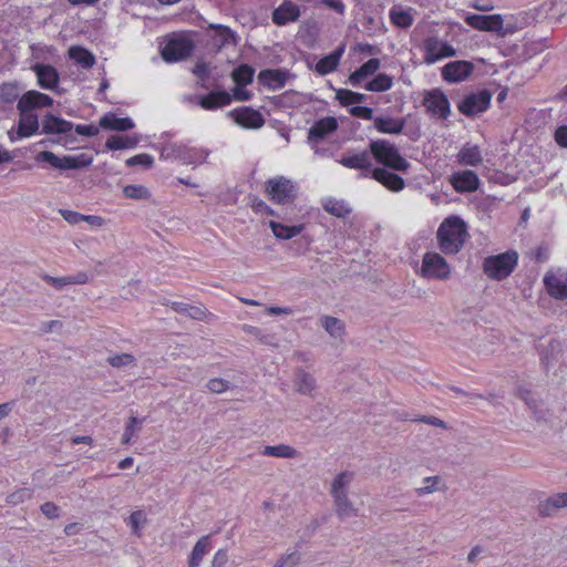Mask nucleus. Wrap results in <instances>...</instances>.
Listing matches in <instances>:
<instances>
[{
    "label": "nucleus",
    "mask_w": 567,
    "mask_h": 567,
    "mask_svg": "<svg viewBox=\"0 0 567 567\" xmlns=\"http://www.w3.org/2000/svg\"><path fill=\"white\" fill-rule=\"evenodd\" d=\"M467 237V226L458 216L445 218L436 233L439 248L445 255L457 254L463 248Z\"/></svg>",
    "instance_id": "nucleus-1"
},
{
    "label": "nucleus",
    "mask_w": 567,
    "mask_h": 567,
    "mask_svg": "<svg viewBox=\"0 0 567 567\" xmlns=\"http://www.w3.org/2000/svg\"><path fill=\"white\" fill-rule=\"evenodd\" d=\"M369 148L374 159L385 167L400 172L410 167V163L401 156L396 146L386 140L372 141Z\"/></svg>",
    "instance_id": "nucleus-2"
},
{
    "label": "nucleus",
    "mask_w": 567,
    "mask_h": 567,
    "mask_svg": "<svg viewBox=\"0 0 567 567\" xmlns=\"http://www.w3.org/2000/svg\"><path fill=\"white\" fill-rule=\"evenodd\" d=\"M517 262V252L507 250L503 254L486 257L483 261V271L489 279L503 280L514 271Z\"/></svg>",
    "instance_id": "nucleus-3"
},
{
    "label": "nucleus",
    "mask_w": 567,
    "mask_h": 567,
    "mask_svg": "<svg viewBox=\"0 0 567 567\" xmlns=\"http://www.w3.org/2000/svg\"><path fill=\"white\" fill-rule=\"evenodd\" d=\"M423 62L432 65L443 59L456 55V49L443 39L432 35L427 37L422 43Z\"/></svg>",
    "instance_id": "nucleus-4"
},
{
    "label": "nucleus",
    "mask_w": 567,
    "mask_h": 567,
    "mask_svg": "<svg viewBox=\"0 0 567 567\" xmlns=\"http://www.w3.org/2000/svg\"><path fill=\"white\" fill-rule=\"evenodd\" d=\"M265 192L274 203L287 204L293 200L297 187L292 179L276 176L266 182Z\"/></svg>",
    "instance_id": "nucleus-5"
},
{
    "label": "nucleus",
    "mask_w": 567,
    "mask_h": 567,
    "mask_svg": "<svg viewBox=\"0 0 567 567\" xmlns=\"http://www.w3.org/2000/svg\"><path fill=\"white\" fill-rule=\"evenodd\" d=\"M35 162H45L52 167L59 169H76L90 166L92 164V157L87 156L86 154L59 157L53 152L42 151L35 155Z\"/></svg>",
    "instance_id": "nucleus-6"
},
{
    "label": "nucleus",
    "mask_w": 567,
    "mask_h": 567,
    "mask_svg": "<svg viewBox=\"0 0 567 567\" xmlns=\"http://www.w3.org/2000/svg\"><path fill=\"white\" fill-rule=\"evenodd\" d=\"M421 276L427 279L447 280L451 277V267L439 252H425L422 258Z\"/></svg>",
    "instance_id": "nucleus-7"
},
{
    "label": "nucleus",
    "mask_w": 567,
    "mask_h": 567,
    "mask_svg": "<svg viewBox=\"0 0 567 567\" xmlns=\"http://www.w3.org/2000/svg\"><path fill=\"white\" fill-rule=\"evenodd\" d=\"M423 105L427 113L437 118H447L451 113L449 99L439 89L424 93Z\"/></svg>",
    "instance_id": "nucleus-8"
},
{
    "label": "nucleus",
    "mask_w": 567,
    "mask_h": 567,
    "mask_svg": "<svg viewBox=\"0 0 567 567\" xmlns=\"http://www.w3.org/2000/svg\"><path fill=\"white\" fill-rule=\"evenodd\" d=\"M39 130L38 115L33 113L20 112L18 125L8 131L10 142L16 143L20 140L31 137Z\"/></svg>",
    "instance_id": "nucleus-9"
},
{
    "label": "nucleus",
    "mask_w": 567,
    "mask_h": 567,
    "mask_svg": "<svg viewBox=\"0 0 567 567\" xmlns=\"http://www.w3.org/2000/svg\"><path fill=\"white\" fill-rule=\"evenodd\" d=\"M227 115L237 125L244 128L258 130L265 125V118L262 114L259 111H256L248 106L231 110L228 112Z\"/></svg>",
    "instance_id": "nucleus-10"
},
{
    "label": "nucleus",
    "mask_w": 567,
    "mask_h": 567,
    "mask_svg": "<svg viewBox=\"0 0 567 567\" xmlns=\"http://www.w3.org/2000/svg\"><path fill=\"white\" fill-rule=\"evenodd\" d=\"M193 50L190 40L184 37L171 38L162 50V56L167 62H177L187 58Z\"/></svg>",
    "instance_id": "nucleus-11"
},
{
    "label": "nucleus",
    "mask_w": 567,
    "mask_h": 567,
    "mask_svg": "<svg viewBox=\"0 0 567 567\" xmlns=\"http://www.w3.org/2000/svg\"><path fill=\"white\" fill-rule=\"evenodd\" d=\"M547 292L555 299L567 298V271L555 269L548 271L544 277Z\"/></svg>",
    "instance_id": "nucleus-12"
},
{
    "label": "nucleus",
    "mask_w": 567,
    "mask_h": 567,
    "mask_svg": "<svg viewBox=\"0 0 567 567\" xmlns=\"http://www.w3.org/2000/svg\"><path fill=\"white\" fill-rule=\"evenodd\" d=\"M468 25L480 31L495 32L497 34H505L503 27V18L499 14L481 16L468 14L465 18Z\"/></svg>",
    "instance_id": "nucleus-13"
},
{
    "label": "nucleus",
    "mask_w": 567,
    "mask_h": 567,
    "mask_svg": "<svg viewBox=\"0 0 567 567\" xmlns=\"http://www.w3.org/2000/svg\"><path fill=\"white\" fill-rule=\"evenodd\" d=\"M53 104V100L39 91L30 90L20 96L17 109L19 112L31 113L32 110L49 107Z\"/></svg>",
    "instance_id": "nucleus-14"
},
{
    "label": "nucleus",
    "mask_w": 567,
    "mask_h": 567,
    "mask_svg": "<svg viewBox=\"0 0 567 567\" xmlns=\"http://www.w3.org/2000/svg\"><path fill=\"white\" fill-rule=\"evenodd\" d=\"M491 102V94L486 91L466 96L460 104L458 110L465 115H475L487 110Z\"/></svg>",
    "instance_id": "nucleus-15"
},
{
    "label": "nucleus",
    "mask_w": 567,
    "mask_h": 567,
    "mask_svg": "<svg viewBox=\"0 0 567 567\" xmlns=\"http://www.w3.org/2000/svg\"><path fill=\"white\" fill-rule=\"evenodd\" d=\"M474 66L468 61L450 62L442 69V78L450 83L462 82L473 72Z\"/></svg>",
    "instance_id": "nucleus-16"
},
{
    "label": "nucleus",
    "mask_w": 567,
    "mask_h": 567,
    "mask_svg": "<svg viewBox=\"0 0 567 567\" xmlns=\"http://www.w3.org/2000/svg\"><path fill=\"white\" fill-rule=\"evenodd\" d=\"M338 162L347 168L362 171L361 175L363 177L371 176V171L373 169L370 155L364 151L355 154L343 155L340 159H338Z\"/></svg>",
    "instance_id": "nucleus-17"
},
{
    "label": "nucleus",
    "mask_w": 567,
    "mask_h": 567,
    "mask_svg": "<svg viewBox=\"0 0 567 567\" xmlns=\"http://www.w3.org/2000/svg\"><path fill=\"white\" fill-rule=\"evenodd\" d=\"M31 70L35 73L38 84L45 90H54L60 81L58 70L50 64L37 63Z\"/></svg>",
    "instance_id": "nucleus-18"
},
{
    "label": "nucleus",
    "mask_w": 567,
    "mask_h": 567,
    "mask_svg": "<svg viewBox=\"0 0 567 567\" xmlns=\"http://www.w3.org/2000/svg\"><path fill=\"white\" fill-rule=\"evenodd\" d=\"M292 384L296 392L306 396H313L317 390L315 375L302 368L295 371Z\"/></svg>",
    "instance_id": "nucleus-19"
},
{
    "label": "nucleus",
    "mask_w": 567,
    "mask_h": 567,
    "mask_svg": "<svg viewBox=\"0 0 567 567\" xmlns=\"http://www.w3.org/2000/svg\"><path fill=\"white\" fill-rule=\"evenodd\" d=\"M451 184L458 193H471L478 188L480 179L472 171H462L451 176Z\"/></svg>",
    "instance_id": "nucleus-20"
},
{
    "label": "nucleus",
    "mask_w": 567,
    "mask_h": 567,
    "mask_svg": "<svg viewBox=\"0 0 567 567\" xmlns=\"http://www.w3.org/2000/svg\"><path fill=\"white\" fill-rule=\"evenodd\" d=\"M371 177L391 192H400L405 186L402 177L382 167H374L371 171Z\"/></svg>",
    "instance_id": "nucleus-21"
},
{
    "label": "nucleus",
    "mask_w": 567,
    "mask_h": 567,
    "mask_svg": "<svg viewBox=\"0 0 567 567\" xmlns=\"http://www.w3.org/2000/svg\"><path fill=\"white\" fill-rule=\"evenodd\" d=\"M42 279L48 285H50L56 289H63L66 286L85 285L90 280L87 274L83 272V271H80L74 275L63 276V277H52L49 275H43Z\"/></svg>",
    "instance_id": "nucleus-22"
},
{
    "label": "nucleus",
    "mask_w": 567,
    "mask_h": 567,
    "mask_svg": "<svg viewBox=\"0 0 567 567\" xmlns=\"http://www.w3.org/2000/svg\"><path fill=\"white\" fill-rule=\"evenodd\" d=\"M338 128V120L333 116H326L318 120L309 128V140L318 141L327 137Z\"/></svg>",
    "instance_id": "nucleus-23"
},
{
    "label": "nucleus",
    "mask_w": 567,
    "mask_h": 567,
    "mask_svg": "<svg viewBox=\"0 0 567 567\" xmlns=\"http://www.w3.org/2000/svg\"><path fill=\"white\" fill-rule=\"evenodd\" d=\"M344 50L346 45L341 44L332 53L321 58L315 66L316 72L320 75L333 72L338 68Z\"/></svg>",
    "instance_id": "nucleus-24"
},
{
    "label": "nucleus",
    "mask_w": 567,
    "mask_h": 567,
    "mask_svg": "<svg viewBox=\"0 0 567 567\" xmlns=\"http://www.w3.org/2000/svg\"><path fill=\"white\" fill-rule=\"evenodd\" d=\"M456 159L460 165L478 166L483 163V154L477 145L466 143L456 154Z\"/></svg>",
    "instance_id": "nucleus-25"
},
{
    "label": "nucleus",
    "mask_w": 567,
    "mask_h": 567,
    "mask_svg": "<svg viewBox=\"0 0 567 567\" xmlns=\"http://www.w3.org/2000/svg\"><path fill=\"white\" fill-rule=\"evenodd\" d=\"M231 95L226 91H214L198 97V105L205 110H216L230 104Z\"/></svg>",
    "instance_id": "nucleus-26"
},
{
    "label": "nucleus",
    "mask_w": 567,
    "mask_h": 567,
    "mask_svg": "<svg viewBox=\"0 0 567 567\" xmlns=\"http://www.w3.org/2000/svg\"><path fill=\"white\" fill-rule=\"evenodd\" d=\"M300 14L299 7L291 1H285L272 13V21L278 25H284L296 21Z\"/></svg>",
    "instance_id": "nucleus-27"
},
{
    "label": "nucleus",
    "mask_w": 567,
    "mask_h": 567,
    "mask_svg": "<svg viewBox=\"0 0 567 567\" xmlns=\"http://www.w3.org/2000/svg\"><path fill=\"white\" fill-rule=\"evenodd\" d=\"M103 130L125 132L132 130L135 124L130 117H117L113 113H107L99 121Z\"/></svg>",
    "instance_id": "nucleus-28"
},
{
    "label": "nucleus",
    "mask_w": 567,
    "mask_h": 567,
    "mask_svg": "<svg viewBox=\"0 0 567 567\" xmlns=\"http://www.w3.org/2000/svg\"><path fill=\"white\" fill-rule=\"evenodd\" d=\"M415 10L412 8H404L402 6H394L389 12L390 21L399 27L406 29L414 22Z\"/></svg>",
    "instance_id": "nucleus-29"
},
{
    "label": "nucleus",
    "mask_w": 567,
    "mask_h": 567,
    "mask_svg": "<svg viewBox=\"0 0 567 567\" xmlns=\"http://www.w3.org/2000/svg\"><path fill=\"white\" fill-rule=\"evenodd\" d=\"M73 128V124L64 118L52 114H47L42 122V130L45 134L68 133Z\"/></svg>",
    "instance_id": "nucleus-30"
},
{
    "label": "nucleus",
    "mask_w": 567,
    "mask_h": 567,
    "mask_svg": "<svg viewBox=\"0 0 567 567\" xmlns=\"http://www.w3.org/2000/svg\"><path fill=\"white\" fill-rule=\"evenodd\" d=\"M380 60L379 59H370L365 63H363L357 71L352 72L349 76V82L351 85L357 86L361 82H363L369 76L373 75L380 69Z\"/></svg>",
    "instance_id": "nucleus-31"
},
{
    "label": "nucleus",
    "mask_w": 567,
    "mask_h": 567,
    "mask_svg": "<svg viewBox=\"0 0 567 567\" xmlns=\"http://www.w3.org/2000/svg\"><path fill=\"white\" fill-rule=\"evenodd\" d=\"M269 227L271 228L274 236L282 240L291 239L300 235L305 229L302 224L288 226L275 220L269 221Z\"/></svg>",
    "instance_id": "nucleus-32"
},
{
    "label": "nucleus",
    "mask_w": 567,
    "mask_h": 567,
    "mask_svg": "<svg viewBox=\"0 0 567 567\" xmlns=\"http://www.w3.org/2000/svg\"><path fill=\"white\" fill-rule=\"evenodd\" d=\"M210 536L206 535L200 537L193 547V550L188 559V567H198L204 556L210 550Z\"/></svg>",
    "instance_id": "nucleus-33"
},
{
    "label": "nucleus",
    "mask_w": 567,
    "mask_h": 567,
    "mask_svg": "<svg viewBox=\"0 0 567 567\" xmlns=\"http://www.w3.org/2000/svg\"><path fill=\"white\" fill-rule=\"evenodd\" d=\"M68 56L83 69H91L95 64V56L83 47H70Z\"/></svg>",
    "instance_id": "nucleus-34"
},
{
    "label": "nucleus",
    "mask_w": 567,
    "mask_h": 567,
    "mask_svg": "<svg viewBox=\"0 0 567 567\" xmlns=\"http://www.w3.org/2000/svg\"><path fill=\"white\" fill-rule=\"evenodd\" d=\"M354 478V474L349 471H343L336 475L331 482L330 493L332 497L348 495L350 484Z\"/></svg>",
    "instance_id": "nucleus-35"
},
{
    "label": "nucleus",
    "mask_w": 567,
    "mask_h": 567,
    "mask_svg": "<svg viewBox=\"0 0 567 567\" xmlns=\"http://www.w3.org/2000/svg\"><path fill=\"white\" fill-rule=\"evenodd\" d=\"M320 326L333 339H341L344 334V323L332 316H322L319 319Z\"/></svg>",
    "instance_id": "nucleus-36"
},
{
    "label": "nucleus",
    "mask_w": 567,
    "mask_h": 567,
    "mask_svg": "<svg viewBox=\"0 0 567 567\" xmlns=\"http://www.w3.org/2000/svg\"><path fill=\"white\" fill-rule=\"evenodd\" d=\"M334 509L339 518L346 519L358 515V508L348 495L333 497Z\"/></svg>",
    "instance_id": "nucleus-37"
},
{
    "label": "nucleus",
    "mask_w": 567,
    "mask_h": 567,
    "mask_svg": "<svg viewBox=\"0 0 567 567\" xmlns=\"http://www.w3.org/2000/svg\"><path fill=\"white\" fill-rule=\"evenodd\" d=\"M374 127L384 134H399L404 127V121L391 117H375Z\"/></svg>",
    "instance_id": "nucleus-38"
},
{
    "label": "nucleus",
    "mask_w": 567,
    "mask_h": 567,
    "mask_svg": "<svg viewBox=\"0 0 567 567\" xmlns=\"http://www.w3.org/2000/svg\"><path fill=\"white\" fill-rule=\"evenodd\" d=\"M262 454L278 458H297L300 455L295 447L288 444L267 445L265 446Z\"/></svg>",
    "instance_id": "nucleus-39"
},
{
    "label": "nucleus",
    "mask_w": 567,
    "mask_h": 567,
    "mask_svg": "<svg viewBox=\"0 0 567 567\" xmlns=\"http://www.w3.org/2000/svg\"><path fill=\"white\" fill-rule=\"evenodd\" d=\"M140 143V137L137 135L133 136H122V135H113L107 138L105 146L109 150L117 151V150H126L134 148Z\"/></svg>",
    "instance_id": "nucleus-40"
},
{
    "label": "nucleus",
    "mask_w": 567,
    "mask_h": 567,
    "mask_svg": "<svg viewBox=\"0 0 567 567\" xmlns=\"http://www.w3.org/2000/svg\"><path fill=\"white\" fill-rule=\"evenodd\" d=\"M442 489H444L442 478L435 475L424 477L421 482V486L415 488V493L417 496H425Z\"/></svg>",
    "instance_id": "nucleus-41"
},
{
    "label": "nucleus",
    "mask_w": 567,
    "mask_h": 567,
    "mask_svg": "<svg viewBox=\"0 0 567 567\" xmlns=\"http://www.w3.org/2000/svg\"><path fill=\"white\" fill-rule=\"evenodd\" d=\"M126 523H127V525L131 528L132 535H134L136 537H141L142 536V529L147 524L146 513L144 511H142V509H136V511L131 513V515L126 519Z\"/></svg>",
    "instance_id": "nucleus-42"
},
{
    "label": "nucleus",
    "mask_w": 567,
    "mask_h": 567,
    "mask_svg": "<svg viewBox=\"0 0 567 567\" xmlns=\"http://www.w3.org/2000/svg\"><path fill=\"white\" fill-rule=\"evenodd\" d=\"M393 85V80L385 73H379L374 79L369 81L364 89L370 92H385Z\"/></svg>",
    "instance_id": "nucleus-43"
},
{
    "label": "nucleus",
    "mask_w": 567,
    "mask_h": 567,
    "mask_svg": "<svg viewBox=\"0 0 567 567\" xmlns=\"http://www.w3.org/2000/svg\"><path fill=\"white\" fill-rule=\"evenodd\" d=\"M143 420L137 419L136 416H131L125 425L124 432L122 434V444L128 445L133 441L134 437L137 436L138 432L142 429Z\"/></svg>",
    "instance_id": "nucleus-44"
},
{
    "label": "nucleus",
    "mask_w": 567,
    "mask_h": 567,
    "mask_svg": "<svg viewBox=\"0 0 567 567\" xmlns=\"http://www.w3.org/2000/svg\"><path fill=\"white\" fill-rule=\"evenodd\" d=\"M322 206L326 212L336 217H346L350 213V208L343 200L336 198H327L323 200Z\"/></svg>",
    "instance_id": "nucleus-45"
},
{
    "label": "nucleus",
    "mask_w": 567,
    "mask_h": 567,
    "mask_svg": "<svg viewBox=\"0 0 567 567\" xmlns=\"http://www.w3.org/2000/svg\"><path fill=\"white\" fill-rule=\"evenodd\" d=\"M210 28L214 30V37L216 39V43L218 47H224L230 43H235V34L234 32L225 27V25H210Z\"/></svg>",
    "instance_id": "nucleus-46"
},
{
    "label": "nucleus",
    "mask_w": 567,
    "mask_h": 567,
    "mask_svg": "<svg viewBox=\"0 0 567 567\" xmlns=\"http://www.w3.org/2000/svg\"><path fill=\"white\" fill-rule=\"evenodd\" d=\"M364 94L353 92L350 90L340 89L336 92V99L340 102L341 105L348 106L361 103L364 100Z\"/></svg>",
    "instance_id": "nucleus-47"
},
{
    "label": "nucleus",
    "mask_w": 567,
    "mask_h": 567,
    "mask_svg": "<svg viewBox=\"0 0 567 567\" xmlns=\"http://www.w3.org/2000/svg\"><path fill=\"white\" fill-rule=\"evenodd\" d=\"M254 70L247 64H243L235 69L231 78L237 85H247L252 81Z\"/></svg>",
    "instance_id": "nucleus-48"
},
{
    "label": "nucleus",
    "mask_w": 567,
    "mask_h": 567,
    "mask_svg": "<svg viewBox=\"0 0 567 567\" xmlns=\"http://www.w3.org/2000/svg\"><path fill=\"white\" fill-rule=\"evenodd\" d=\"M260 81L268 86L279 87L284 85V78L279 71L265 70L259 73Z\"/></svg>",
    "instance_id": "nucleus-49"
},
{
    "label": "nucleus",
    "mask_w": 567,
    "mask_h": 567,
    "mask_svg": "<svg viewBox=\"0 0 567 567\" xmlns=\"http://www.w3.org/2000/svg\"><path fill=\"white\" fill-rule=\"evenodd\" d=\"M123 194L131 199H148L150 190L143 185H126L123 187Z\"/></svg>",
    "instance_id": "nucleus-50"
},
{
    "label": "nucleus",
    "mask_w": 567,
    "mask_h": 567,
    "mask_svg": "<svg viewBox=\"0 0 567 567\" xmlns=\"http://www.w3.org/2000/svg\"><path fill=\"white\" fill-rule=\"evenodd\" d=\"M208 156V153L203 150H188L185 147V152L182 154L181 161L188 164L203 163Z\"/></svg>",
    "instance_id": "nucleus-51"
},
{
    "label": "nucleus",
    "mask_w": 567,
    "mask_h": 567,
    "mask_svg": "<svg viewBox=\"0 0 567 567\" xmlns=\"http://www.w3.org/2000/svg\"><path fill=\"white\" fill-rule=\"evenodd\" d=\"M33 496V492L30 488H19L14 492H12L7 497V502L11 505H19L22 504L29 499H31Z\"/></svg>",
    "instance_id": "nucleus-52"
},
{
    "label": "nucleus",
    "mask_w": 567,
    "mask_h": 567,
    "mask_svg": "<svg viewBox=\"0 0 567 567\" xmlns=\"http://www.w3.org/2000/svg\"><path fill=\"white\" fill-rule=\"evenodd\" d=\"M20 95V89L14 83H4L0 87V97L4 102H13L19 97Z\"/></svg>",
    "instance_id": "nucleus-53"
},
{
    "label": "nucleus",
    "mask_w": 567,
    "mask_h": 567,
    "mask_svg": "<svg viewBox=\"0 0 567 567\" xmlns=\"http://www.w3.org/2000/svg\"><path fill=\"white\" fill-rule=\"evenodd\" d=\"M567 507V493H559L547 498L544 504L545 511Z\"/></svg>",
    "instance_id": "nucleus-54"
},
{
    "label": "nucleus",
    "mask_w": 567,
    "mask_h": 567,
    "mask_svg": "<svg viewBox=\"0 0 567 567\" xmlns=\"http://www.w3.org/2000/svg\"><path fill=\"white\" fill-rule=\"evenodd\" d=\"M107 362L113 368H124L133 364L135 362V358L130 353H121L109 357Z\"/></svg>",
    "instance_id": "nucleus-55"
},
{
    "label": "nucleus",
    "mask_w": 567,
    "mask_h": 567,
    "mask_svg": "<svg viewBox=\"0 0 567 567\" xmlns=\"http://www.w3.org/2000/svg\"><path fill=\"white\" fill-rule=\"evenodd\" d=\"M206 388L212 393L221 394L225 393L230 388V383L225 379L214 378L207 382Z\"/></svg>",
    "instance_id": "nucleus-56"
},
{
    "label": "nucleus",
    "mask_w": 567,
    "mask_h": 567,
    "mask_svg": "<svg viewBox=\"0 0 567 567\" xmlns=\"http://www.w3.org/2000/svg\"><path fill=\"white\" fill-rule=\"evenodd\" d=\"M153 163H154L153 156H151L150 154H146V153H141L135 156H132V157L127 158L125 162V164L127 166L142 165L147 168L152 167Z\"/></svg>",
    "instance_id": "nucleus-57"
},
{
    "label": "nucleus",
    "mask_w": 567,
    "mask_h": 567,
    "mask_svg": "<svg viewBox=\"0 0 567 567\" xmlns=\"http://www.w3.org/2000/svg\"><path fill=\"white\" fill-rule=\"evenodd\" d=\"M185 147L182 145H169L164 147L161 152V157L164 159H181Z\"/></svg>",
    "instance_id": "nucleus-58"
},
{
    "label": "nucleus",
    "mask_w": 567,
    "mask_h": 567,
    "mask_svg": "<svg viewBox=\"0 0 567 567\" xmlns=\"http://www.w3.org/2000/svg\"><path fill=\"white\" fill-rule=\"evenodd\" d=\"M298 553H289L277 560L274 567H295L299 563Z\"/></svg>",
    "instance_id": "nucleus-59"
},
{
    "label": "nucleus",
    "mask_w": 567,
    "mask_h": 567,
    "mask_svg": "<svg viewBox=\"0 0 567 567\" xmlns=\"http://www.w3.org/2000/svg\"><path fill=\"white\" fill-rule=\"evenodd\" d=\"M42 514L49 519H56L60 517V508L52 502H47L40 507Z\"/></svg>",
    "instance_id": "nucleus-60"
},
{
    "label": "nucleus",
    "mask_w": 567,
    "mask_h": 567,
    "mask_svg": "<svg viewBox=\"0 0 567 567\" xmlns=\"http://www.w3.org/2000/svg\"><path fill=\"white\" fill-rule=\"evenodd\" d=\"M60 215L63 217L65 221H68L71 225H76L81 221H83V215L69 209H60Z\"/></svg>",
    "instance_id": "nucleus-61"
},
{
    "label": "nucleus",
    "mask_w": 567,
    "mask_h": 567,
    "mask_svg": "<svg viewBox=\"0 0 567 567\" xmlns=\"http://www.w3.org/2000/svg\"><path fill=\"white\" fill-rule=\"evenodd\" d=\"M350 114L364 120L373 118V110L367 106H352L350 109Z\"/></svg>",
    "instance_id": "nucleus-62"
},
{
    "label": "nucleus",
    "mask_w": 567,
    "mask_h": 567,
    "mask_svg": "<svg viewBox=\"0 0 567 567\" xmlns=\"http://www.w3.org/2000/svg\"><path fill=\"white\" fill-rule=\"evenodd\" d=\"M228 561L227 550L221 548L218 549L212 560V567H223Z\"/></svg>",
    "instance_id": "nucleus-63"
},
{
    "label": "nucleus",
    "mask_w": 567,
    "mask_h": 567,
    "mask_svg": "<svg viewBox=\"0 0 567 567\" xmlns=\"http://www.w3.org/2000/svg\"><path fill=\"white\" fill-rule=\"evenodd\" d=\"M555 140L561 147H567V126H560L556 130Z\"/></svg>",
    "instance_id": "nucleus-64"
}]
</instances>
